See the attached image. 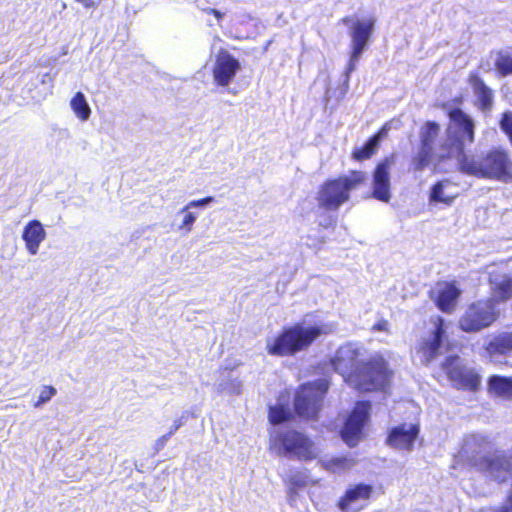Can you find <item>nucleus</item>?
Returning a JSON list of instances; mask_svg holds the SVG:
<instances>
[{"instance_id": "obj_1", "label": "nucleus", "mask_w": 512, "mask_h": 512, "mask_svg": "<svg viewBox=\"0 0 512 512\" xmlns=\"http://www.w3.org/2000/svg\"><path fill=\"white\" fill-rule=\"evenodd\" d=\"M361 351L352 343L338 347L330 364L345 383L357 391L369 393L386 391L392 383L394 371L381 353L361 359Z\"/></svg>"}, {"instance_id": "obj_2", "label": "nucleus", "mask_w": 512, "mask_h": 512, "mask_svg": "<svg viewBox=\"0 0 512 512\" xmlns=\"http://www.w3.org/2000/svg\"><path fill=\"white\" fill-rule=\"evenodd\" d=\"M460 157L456 159L460 173L478 179L512 183V156L503 146H492L477 154L463 150L462 143L458 144Z\"/></svg>"}, {"instance_id": "obj_3", "label": "nucleus", "mask_w": 512, "mask_h": 512, "mask_svg": "<svg viewBox=\"0 0 512 512\" xmlns=\"http://www.w3.org/2000/svg\"><path fill=\"white\" fill-rule=\"evenodd\" d=\"M326 325H308L296 322L284 327L266 344V352L275 357H291L308 350L321 336L327 335Z\"/></svg>"}, {"instance_id": "obj_4", "label": "nucleus", "mask_w": 512, "mask_h": 512, "mask_svg": "<svg viewBox=\"0 0 512 512\" xmlns=\"http://www.w3.org/2000/svg\"><path fill=\"white\" fill-rule=\"evenodd\" d=\"M450 125L447 128V140L440 147V153L436 156L438 163H444L460 157L458 144L461 142L463 150L466 144L475 142V124L469 114L459 107L447 111Z\"/></svg>"}, {"instance_id": "obj_5", "label": "nucleus", "mask_w": 512, "mask_h": 512, "mask_svg": "<svg viewBox=\"0 0 512 512\" xmlns=\"http://www.w3.org/2000/svg\"><path fill=\"white\" fill-rule=\"evenodd\" d=\"M365 172L351 170L346 175L325 180L319 188L317 201L320 208L336 211L350 199V193L365 184Z\"/></svg>"}, {"instance_id": "obj_6", "label": "nucleus", "mask_w": 512, "mask_h": 512, "mask_svg": "<svg viewBox=\"0 0 512 512\" xmlns=\"http://www.w3.org/2000/svg\"><path fill=\"white\" fill-rule=\"evenodd\" d=\"M270 449L303 462L312 461L318 456L314 441L306 433L295 428L279 430L271 435Z\"/></svg>"}, {"instance_id": "obj_7", "label": "nucleus", "mask_w": 512, "mask_h": 512, "mask_svg": "<svg viewBox=\"0 0 512 512\" xmlns=\"http://www.w3.org/2000/svg\"><path fill=\"white\" fill-rule=\"evenodd\" d=\"M329 384L325 380L300 385L294 395V413L303 420H316L323 407Z\"/></svg>"}, {"instance_id": "obj_8", "label": "nucleus", "mask_w": 512, "mask_h": 512, "mask_svg": "<svg viewBox=\"0 0 512 512\" xmlns=\"http://www.w3.org/2000/svg\"><path fill=\"white\" fill-rule=\"evenodd\" d=\"M468 467L501 484L512 475V449L495 450L485 455L474 454L468 459Z\"/></svg>"}, {"instance_id": "obj_9", "label": "nucleus", "mask_w": 512, "mask_h": 512, "mask_svg": "<svg viewBox=\"0 0 512 512\" xmlns=\"http://www.w3.org/2000/svg\"><path fill=\"white\" fill-rule=\"evenodd\" d=\"M500 318V311L493 300L479 299L470 303L458 321V327L466 333H476L489 328Z\"/></svg>"}, {"instance_id": "obj_10", "label": "nucleus", "mask_w": 512, "mask_h": 512, "mask_svg": "<svg viewBox=\"0 0 512 512\" xmlns=\"http://www.w3.org/2000/svg\"><path fill=\"white\" fill-rule=\"evenodd\" d=\"M371 402L357 401L348 413L340 430L342 440L351 448L357 446L366 436L365 427L370 422Z\"/></svg>"}, {"instance_id": "obj_11", "label": "nucleus", "mask_w": 512, "mask_h": 512, "mask_svg": "<svg viewBox=\"0 0 512 512\" xmlns=\"http://www.w3.org/2000/svg\"><path fill=\"white\" fill-rule=\"evenodd\" d=\"M440 130V124L436 121H426L420 127L418 148L410 159V169L413 172H422L433 162L435 143L439 137Z\"/></svg>"}, {"instance_id": "obj_12", "label": "nucleus", "mask_w": 512, "mask_h": 512, "mask_svg": "<svg viewBox=\"0 0 512 512\" xmlns=\"http://www.w3.org/2000/svg\"><path fill=\"white\" fill-rule=\"evenodd\" d=\"M343 24L351 23V51L348 64V73L355 69V64L359 60L361 54L366 49L372 36L375 19L372 17L366 19H358L352 22L351 17L346 16L341 19Z\"/></svg>"}, {"instance_id": "obj_13", "label": "nucleus", "mask_w": 512, "mask_h": 512, "mask_svg": "<svg viewBox=\"0 0 512 512\" xmlns=\"http://www.w3.org/2000/svg\"><path fill=\"white\" fill-rule=\"evenodd\" d=\"M374 493V487L367 483H357L346 489L337 501L342 512H358L368 505Z\"/></svg>"}, {"instance_id": "obj_14", "label": "nucleus", "mask_w": 512, "mask_h": 512, "mask_svg": "<svg viewBox=\"0 0 512 512\" xmlns=\"http://www.w3.org/2000/svg\"><path fill=\"white\" fill-rule=\"evenodd\" d=\"M474 95L473 106L483 114H489L495 102V91L486 84L478 71H471L466 79Z\"/></svg>"}, {"instance_id": "obj_15", "label": "nucleus", "mask_w": 512, "mask_h": 512, "mask_svg": "<svg viewBox=\"0 0 512 512\" xmlns=\"http://www.w3.org/2000/svg\"><path fill=\"white\" fill-rule=\"evenodd\" d=\"M394 163V156L390 155L377 163L372 175V197L381 202H389L390 192V168Z\"/></svg>"}, {"instance_id": "obj_16", "label": "nucleus", "mask_w": 512, "mask_h": 512, "mask_svg": "<svg viewBox=\"0 0 512 512\" xmlns=\"http://www.w3.org/2000/svg\"><path fill=\"white\" fill-rule=\"evenodd\" d=\"M448 380L457 390L476 392L481 385V375L465 365L451 364L446 369Z\"/></svg>"}, {"instance_id": "obj_17", "label": "nucleus", "mask_w": 512, "mask_h": 512, "mask_svg": "<svg viewBox=\"0 0 512 512\" xmlns=\"http://www.w3.org/2000/svg\"><path fill=\"white\" fill-rule=\"evenodd\" d=\"M240 68L241 65L238 59L228 51L221 49L216 56L212 69L214 83L220 87L228 86Z\"/></svg>"}, {"instance_id": "obj_18", "label": "nucleus", "mask_w": 512, "mask_h": 512, "mask_svg": "<svg viewBox=\"0 0 512 512\" xmlns=\"http://www.w3.org/2000/svg\"><path fill=\"white\" fill-rule=\"evenodd\" d=\"M419 433L420 427L418 424L407 425L402 423L389 430L386 444L397 450L411 451Z\"/></svg>"}, {"instance_id": "obj_19", "label": "nucleus", "mask_w": 512, "mask_h": 512, "mask_svg": "<svg viewBox=\"0 0 512 512\" xmlns=\"http://www.w3.org/2000/svg\"><path fill=\"white\" fill-rule=\"evenodd\" d=\"M434 329L429 338L424 339L418 346V353H420L427 362L432 361L440 351L443 340L446 335L445 320L437 316L433 320Z\"/></svg>"}, {"instance_id": "obj_20", "label": "nucleus", "mask_w": 512, "mask_h": 512, "mask_svg": "<svg viewBox=\"0 0 512 512\" xmlns=\"http://www.w3.org/2000/svg\"><path fill=\"white\" fill-rule=\"evenodd\" d=\"M483 349L490 359L512 357V324L492 336Z\"/></svg>"}, {"instance_id": "obj_21", "label": "nucleus", "mask_w": 512, "mask_h": 512, "mask_svg": "<svg viewBox=\"0 0 512 512\" xmlns=\"http://www.w3.org/2000/svg\"><path fill=\"white\" fill-rule=\"evenodd\" d=\"M488 284L490 285L491 297L493 305L497 303L507 302L512 299V275L500 274L492 271L488 276Z\"/></svg>"}, {"instance_id": "obj_22", "label": "nucleus", "mask_w": 512, "mask_h": 512, "mask_svg": "<svg viewBox=\"0 0 512 512\" xmlns=\"http://www.w3.org/2000/svg\"><path fill=\"white\" fill-rule=\"evenodd\" d=\"M460 295L461 290L456 286L455 282H445L438 289L434 303L440 311L450 314L455 310Z\"/></svg>"}, {"instance_id": "obj_23", "label": "nucleus", "mask_w": 512, "mask_h": 512, "mask_svg": "<svg viewBox=\"0 0 512 512\" xmlns=\"http://www.w3.org/2000/svg\"><path fill=\"white\" fill-rule=\"evenodd\" d=\"M22 238L25 242L27 251L31 255L37 254L40 244L46 238V231L39 220L29 221L23 229Z\"/></svg>"}, {"instance_id": "obj_24", "label": "nucleus", "mask_w": 512, "mask_h": 512, "mask_svg": "<svg viewBox=\"0 0 512 512\" xmlns=\"http://www.w3.org/2000/svg\"><path fill=\"white\" fill-rule=\"evenodd\" d=\"M387 132L388 128L382 126L363 146L356 147L352 150V159L357 162H362L374 156L379 149L381 140L387 135Z\"/></svg>"}, {"instance_id": "obj_25", "label": "nucleus", "mask_w": 512, "mask_h": 512, "mask_svg": "<svg viewBox=\"0 0 512 512\" xmlns=\"http://www.w3.org/2000/svg\"><path fill=\"white\" fill-rule=\"evenodd\" d=\"M488 387L497 396L512 398L511 376L491 375L488 379Z\"/></svg>"}, {"instance_id": "obj_26", "label": "nucleus", "mask_w": 512, "mask_h": 512, "mask_svg": "<svg viewBox=\"0 0 512 512\" xmlns=\"http://www.w3.org/2000/svg\"><path fill=\"white\" fill-rule=\"evenodd\" d=\"M450 184L449 179H442L434 183L431 187L429 200L434 203H442L450 206L455 201L457 195H445L444 188Z\"/></svg>"}, {"instance_id": "obj_27", "label": "nucleus", "mask_w": 512, "mask_h": 512, "mask_svg": "<svg viewBox=\"0 0 512 512\" xmlns=\"http://www.w3.org/2000/svg\"><path fill=\"white\" fill-rule=\"evenodd\" d=\"M284 483L290 496H294L299 490L305 488L309 483V477L304 471H293L285 479Z\"/></svg>"}, {"instance_id": "obj_28", "label": "nucleus", "mask_w": 512, "mask_h": 512, "mask_svg": "<svg viewBox=\"0 0 512 512\" xmlns=\"http://www.w3.org/2000/svg\"><path fill=\"white\" fill-rule=\"evenodd\" d=\"M295 413L284 404L271 405L268 408V419L272 425L282 424L294 420Z\"/></svg>"}, {"instance_id": "obj_29", "label": "nucleus", "mask_w": 512, "mask_h": 512, "mask_svg": "<svg viewBox=\"0 0 512 512\" xmlns=\"http://www.w3.org/2000/svg\"><path fill=\"white\" fill-rule=\"evenodd\" d=\"M75 115L81 120L86 121L91 115V108L82 92H77L70 102Z\"/></svg>"}, {"instance_id": "obj_30", "label": "nucleus", "mask_w": 512, "mask_h": 512, "mask_svg": "<svg viewBox=\"0 0 512 512\" xmlns=\"http://www.w3.org/2000/svg\"><path fill=\"white\" fill-rule=\"evenodd\" d=\"M499 76L505 77L512 74V53L500 51L494 63Z\"/></svg>"}, {"instance_id": "obj_31", "label": "nucleus", "mask_w": 512, "mask_h": 512, "mask_svg": "<svg viewBox=\"0 0 512 512\" xmlns=\"http://www.w3.org/2000/svg\"><path fill=\"white\" fill-rule=\"evenodd\" d=\"M350 461L347 457H334L322 462V466L330 472H337L349 467Z\"/></svg>"}, {"instance_id": "obj_32", "label": "nucleus", "mask_w": 512, "mask_h": 512, "mask_svg": "<svg viewBox=\"0 0 512 512\" xmlns=\"http://www.w3.org/2000/svg\"><path fill=\"white\" fill-rule=\"evenodd\" d=\"M499 127L512 145V111H505L500 115Z\"/></svg>"}, {"instance_id": "obj_33", "label": "nucleus", "mask_w": 512, "mask_h": 512, "mask_svg": "<svg viewBox=\"0 0 512 512\" xmlns=\"http://www.w3.org/2000/svg\"><path fill=\"white\" fill-rule=\"evenodd\" d=\"M56 394V389L53 386H44L39 394L38 400L34 406L39 407L42 404L48 402Z\"/></svg>"}, {"instance_id": "obj_34", "label": "nucleus", "mask_w": 512, "mask_h": 512, "mask_svg": "<svg viewBox=\"0 0 512 512\" xmlns=\"http://www.w3.org/2000/svg\"><path fill=\"white\" fill-rule=\"evenodd\" d=\"M195 220H196V216L194 213L186 212L183 217L182 223L179 226V229L186 233L190 232L192 230V226H193Z\"/></svg>"}, {"instance_id": "obj_35", "label": "nucleus", "mask_w": 512, "mask_h": 512, "mask_svg": "<svg viewBox=\"0 0 512 512\" xmlns=\"http://www.w3.org/2000/svg\"><path fill=\"white\" fill-rule=\"evenodd\" d=\"M371 330L373 332H388L389 331V322L386 319H381L377 321L372 327Z\"/></svg>"}, {"instance_id": "obj_36", "label": "nucleus", "mask_w": 512, "mask_h": 512, "mask_svg": "<svg viewBox=\"0 0 512 512\" xmlns=\"http://www.w3.org/2000/svg\"><path fill=\"white\" fill-rule=\"evenodd\" d=\"M203 11L208 15H213L218 22H221L224 17V14L215 8H205Z\"/></svg>"}, {"instance_id": "obj_37", "label": "nucleus", "mask_w": 512, "mask_h": 512, "mask_svg": "<svg viewBox=\"0 0 512 512\" xmlns=\"http://www.w3.org/2000/svg\"><path fill=\"white\" fill-rule=\"evenodd\" d=\"M213 200L212 197H205V198H202V199H199V200H194V201H191L185 208L184 210H186L188 207L190 206H201V205H205V204H208L210 203L211 201Z\"/></svg>"}, {"instance_id": "obj_38", "label": "nucleus", "mask_w": 512, "mask_h": 512, "mask_svg": "<svg viewBox=\"0 0 512 512\" xmlns=\"http://www.w3.org/2000/svg\"><path fill=\"white\" fill-rule=\"evenodd\" d=\"M230 391L234 394H240L241 393V383L240 382H230Z\"/></svg>"}, {"instance_id": "obj_39", "label": "nucleus", "mask_w": 512, "mask_h": 512, "mask_svg": "<svg viewBox=\"0 0 512 512\" xmlns=\"http://www.w3.org/2000/svg\"><path fill=\"white\" fill-rule=\"evenodd\" d=\"M173 435V431H169L165 435L161 436L159 441L164 444L171 436Z\"/></svg>"}, {"instance_id": "obj_40", "label": "nucleus", "mask_w": 512, "mask_h": 512, "mask_svg": "<svg viewBox=\"0 0 512 512\" xmlns=\"http://www.w3.org/2000/svg\"><path fill=\"white\" fill-rule=\"evenodd\" d=\"M182 426L181 420H176L173 427L170 429V431H173V434Z\"/></svg>"}, {"instance_id": "obj_41", "label": "nucleus", "mask_w": 512, "mask_h": 512, "mask_svg": "<svg viewBox=\"0 0 512 512\" xmlns=\"http://www.w3.org/2000/svg\"><path fill=\"white\" fill-rule=\"evenodd\" d=\"M76 1L84 4L86 7H89L91 4L89 0H76Z\"/></svg>"}, {"instance_id": "obj_42", "label": "nucleus", "mask_w": 512, "mask_h": 512, "mask_svg": "<svg viewBox=\"0 0 512 512\" xmlns=\"http://www.w3.org/2000/svg\"><path fill=\"white\" fill-rule=\"evenodd\" d=\"M462 101H463L462 96H458V97L454 98V100H453V102H454V103H457V104H461V103H462Z\"/></svg>"}]
</instances>
